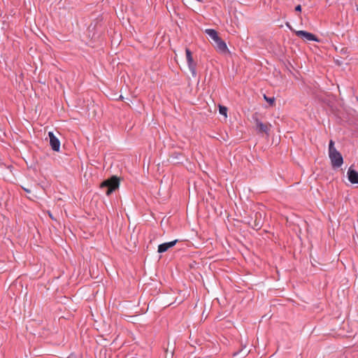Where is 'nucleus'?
<instances>
[{"mask_svg":"<svg viewBox=\"0 0 358 358\" xmlns=\"http://www.w3.org/2000/svg\"><path fill=\"white\" fill-rule=\"evenodd\" d=\"M120 185V179L118 177L113 176L110 178L103 180L101 185L100 188L105 191L107 196H110L114 191H115Z\"/></svg>","mask_w":358,"mask_h":358,"instance_id":"f257e3e1","label":"nucleus"},{"mask_svg":"<svg viewBox=\"0 0 358 358\" xmlns=\"http://www.w3.org/2000/svg\"><path fill=\"white\" fill-rule=\"evenodd\" d=\"M329 155L334 168H339L343 163L341 154L334 148V143L332 140L329 142Z\"/></svg>","mask_w":358,"mask_h":358,"instance_id":"f03ea898","label":"nucleus"},{"mask_svg":"<svg viewBox=\"0 0 358 358\" xmlns=\"http://www.w3.org/2000/svg\"><path fill=\"white\" fill-rule=\"evenodd\" d=\"M252 118L255 122L256 130L257 131L258 133H264V134L268 133V131L270 130L271 124L263 123L256 116H253Z\"/></svg>","mask_w":358,"mask_h":358,"instance_id":"7ed1b4c3","label":"nucleus"},{"mask_svg":"<svg viewBox=\"0 0 358 358\" xmlns=\"http://www.w3.org/2000/svg\"><path fill=\"white\" fill-rule=\"evenodd\" d=\"M296 35L306 41H318L315 35L306 31H296Z\"/></svg>","mask_w":358,"mask_h":358,"instance_id":"20e7f679","label":"nucleus"},{"mask_svg":"<svg viewBox=\"0 0 358 358\" xmlns=\"http://www.w3.org/2000/svg\"><path fill=\"white\" fill-rule=\"evenodd\" d=\"M48 136L50 138V145L52 150L55 152H59L60 149V141L55 136L53 132L50 131L48 133Z\"/></svg>","mask_w":358,"mask_h":358,"instance_id":"39448f33","label":"nucleus"},{"mask_svg":"<svg viewBox=\"0 0 358 358\" xmlns=\"http://www.w3.org/2000/svg\"><path fill=\"white\" fill-rule=\"evenodd\" d=\"M348 177L349 181L352 184H358V172L350 166L348 171Z\"/></svg>","mask_w":358,"mask_h":358,"instance_id":"423d86ee","label":"nucleus"},{"mask_svg":"<svg viewBox=\"0 0 358 358\" xmlns=\"http://www.w3.org/2000/svg\"><path fill=\"white\" fill-rule=\"evenodd\" d=\"M177 242H178V240H174V241H171V242H167V243H162V244L159 245L157 252L159 253L165 252L169 248L173 247L176 244Z\"/></svg>","mask_w":358,"mask_h":358,"instance_id":"0eeeda50","label":"nucleus"},{"mask_svg":"<svg viewBox=\"0 0 358 358\" xmlns=\"http://www.w3.org/2000/svg\"><path fill=\"white\" fill-rule=\"evenodd\" d=\"M214 48L217 52L221 54H227L229 52L226 43L222 39L217 45H215Z\"/></svg>","mask_w":358,"mask_h":358,"instance_id":"6e6552de","label":"nucleus"},{"mask_svg":"<svg viewBox=\"0 0 358 358\" xmlns=\"http://www.w3.org/2000/svg\"><path fill=\"white\" fill-rule=\"evenodd\" d=\"M205 33L209 36L212 41H214L218 36L217 31L213 29H206Z\"/></svg>","mask_w":358,"mask_h":358,"instance_id":"1a4fd4ad","label":"nucleus"},{"mask_svg":"<svg viewBox=\"0 0 358 358\" xmlns=\"http://www.w3.org/2000/svg\"><path fill=\"white\" fill-rule=\"evenodd\" d=\"M189 71L193 77L196 76V64L193 61L187 63Z\"/></svg>","mask_w":358,"mask_h":358,"instance_id":"9d476101","label":"nucleus"},{"mask_svg":"<svg viewBox=\"0 0 358 358\" xmlns=\"http://www.w3.org/2000/svg\"><path fill=\"white\" fill-rule=\"evenodd\" d=\"M227 108L226 106L220 105L219 106V112L221 115H224V117L227 116Z\"/></svg>","mask_w":358,"mask_h":358,"instance_id":"9b49d317","label":"nucleus"},{"mask_svg":"<svg viewBox=\"0 0 358 358\" xmlns=\"http://www.w3.org/2000/svg\"><path fill=\"white\" fill-rule=\"evenodd\" d=\"M185 53H186V59H187V63L193 61L192 52L190 51V50L188 48H186Z\"/></svg>","mask_w":358,"mask_h":358,"instance_id":"f8f14e48","label":"nucleus"},{"mask_svg":"<svg viewBox=\"0 0 358 358\" xmlns=\"http://www.w3.org/2000/svg\"><path fill=\"white\" fill-rule=\"evenodd\" d=\"M264 99L266 101H267L270 106H273L275 103V98L273 97H268L266 94H264Z\"/></svg>","mask_w":358,"mask_h":358,"instance_id":"ddd939ff","label":"nucleus"},{"mask_svg":"<svg viewBox=\"0 0 358 358\" xmlns=\"http://www.w3.org/2000/svg\"><path fill=\"white\" fill-rule=\"evenodd\" d=\"M222 40V38L218 36L217 38H215L214 41H213L211 42V43L213 44V45L215 47V45H217L220 41Z\"/></svg>","mask_w":358,"mask_h":358,"instance_id":"4468645a","label":"nucleus"},{"mask_svg":"<svg viewBox=\"0 0 358 358\" xmlns=\"http://www.w3.org/2000/svg\"><path fill=\"white\" fill-rule=\"evenodd\" d=\"M222 40V38L218 36L217 38H215L214 41H213L211 42V43L213 44V45L215 47V45H217L220 41Z\"/></svg>","mask_w":358,"mask_h":358,"instance_id":"2eb2a0df","label":"nucleus"},{"mask_svg":"<svg viewBox=\"0 0 358 358\" xmlns=\"http://www.w3.org/2000/svg\"><path fill=\"white\" fill-rule=\"evenodd\" d=\"M261 226H262V225H261L259 222H257V223L255 222V225H254L253 228H254V229H260V228H261Z\"/></svg>","mask_w":358,"mask_h":358,"instance_id":"dca6fc26","label":"nucleus"},{"mask_svg":"<svg viewBox=\"0 0 358 358\" xmlns=\"http://www.w3.org/2000/svg\"><path fill=\"white\" fill-rule=\"evenodd\" d=\"M295 10L297 11V12H301V5H297L295 7Z\"/></svg>","mask_w":358,"mask_h":358,"instance_id":"f3484780","label":"nucleus"},{"mask_svg":"<svg viewBox=\"0 0 358 358\" xmlns=\"http://www.w3.org/2000/svg\"><path fill=\"white\" fill-rule=\"evenodd\" d=\"M238 353H239V352H234V356H236V355H238Z\"/></svg>","mask_w":358,"mask_h":358,"instance_id":"a211bd4d","label":"nucleus"},{"mask_svg":"<svg viewBox=\"0 0 358 358\" xmlns=\"http://www.w3.org/2000/svg\"><path fill=\"white\" fill-rule=\"evenodd\" d=\"M24 189L26 192H30V191H29V189H25V188H24Z\"/></svg>","mask_w":358,"mask_h":358,"instance_id":"6ab92c4d","label":"nucleus"},{"mask_svg":"<svg viewBox=\"0 0 358 358\" xmlns=\"http://www.w3.org/2000/svg\"><path fill=\"white\" fill-rule=\"evenodd\" d=\"M123 96L122 95L120 96V99H122Z\"/></svg>","mask_w":358,"mask_h":358,"instance_id":"aec40b11","label":"nucleus"},{"mask_svg":"<svg viewBox=\"0 0 358 358\" xmlns=\"http://www.w3.org/2000/svg\"><path fill=\"white\" fill-rule=\"evenodd\" d=\"M357 10H358V8H357Z\"/></svg>","mask_w":358,"mask_h":358,"instance_id":"412c9836","label":"nucleus"}]
</instances>
